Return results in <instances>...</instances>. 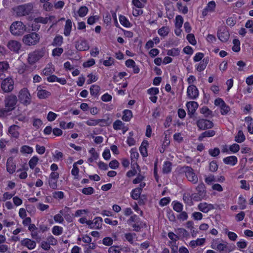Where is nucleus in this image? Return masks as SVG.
I'll list each match as a JSON object with an SVG mask.
<instances>
[{"mask_svg":"<svg viewBox=\"0 0 253 253\" xmlns=\"http://www.w3.org/2000/svg\"><path fill=\"white\" fill-rule=\"evenodd\" d=\"M63 42V38L62 36H56L52 42L54 46H60Z\"/></svg>","mask_w":253,"mask_h":253,"instance_id":"obj_40","label":"nucleus"},{"mask_svg":"<svg viewBox=\"0 0 253 253\" xmlns=\"http://www.w3.org/2000/svg\"><path fill=\"white\" fill-rule=\"evenodd\" d=\"M63 232V228L59 226H54L52 228V233L56 236L61 235Z\"/></svg>","mask_w":253,"mask_h":253,"instance_id":"obj_41","label":"nucleus"},{"mask_svg":"<svg viewBox=\"0 0 253 253\" xmlns=\"http://www.w3.org/2000/svg\"><path fill=\"white\" fill-rule=\"evenodd\" d=\"M139 157L138 153L136 151L135 149L132 148L130 150V158L131 160V163L134 162L135 160L137 159Z\"/></svg>","mask_w":253,"mask_h":253,"instance_id":"obj_43","label":"nucleus"},{"mask_svg":"<svg viewBox=\"0 0 253 253\" xmlns=\"http://www.w3.org/2000/svg\"><path fill=\"white\" fill-rule=\"evenodd\" d=\"M39 158L37 156L33 157L29 162V165L31 169H33L37 164Z\"/></svg>","mask_w":253,"mask_h":253,"instance_id":"obj_39","label":"nucleus"},{"mask_svg":"<svg viewBox=\"0 0 253 253\" xmlns=\"http://www.w3.org/2000/svg\"><path fill=\"white\" fill-rule=\"evenodd\" d=\"M17 102V98L16 95L13 94L8 95L4 99L5 107L11 111L15 108Z\"/></svg>","mask_w":253,"mask_h":253,"instance_id":"obj_7","label":"nucleus"},{"mask_svg":"<svg viewBox=\"0 0 253 253\" xmlns=\"http://www.w3.org/2000/svg\"><path fill=\"white\" fill-rule=\"evenodd\" d=\"M14 82L11 78H7L2 81L1 87L4 92L11 91L14 87Z\"/></svg>","mask_w":253,"mask_h":253,"instance_id":"obj_10","label":"nucleus"},{"mask_svg":"<svg viewBox=\"0 0 253 253\" xmlns=\"http://www.w3.org/2000/svg\"><path fill=\"white\" fill-rule=\"evenodd\" d=\"M221 114L222 115H226L230 111V108L229 106L227 105L225 103L224 105H223L221 107Z\"/></svg>","mask_w":253,"mask_h":253,"instance_id":"obj_49","label":"nucleus"},{"mask_svg":"<svg viewBox=\"0 0 253 253\" xmlns=\"http://www.w3.org/2000/svg\"><path fill=\"white\" fill-rule=\"evenodd\" d=\"M181 172H184L186 177L188 180L193 183L196 184L198 181L197 176L194 171V169L190 167L183 166L181 168Z\"/></svg>","mask_w":253,"mask_h":253,"instance_id":"obj_4","label":"nucleus"},{"mask_svg":"<svg viewBox=\"0 0 253 253\" xmlns=\"http://www.w3.org/2000/svg\"><path fill=\"white\" fill-rule=\"evenodd\" d=\"M172 163L169 161L165 162L163 167V172L164 173H169L171 170Z\"/></svg>","mask_w":253,"mask_h":253,"instance_id":"obj_26","label":"nucleus"},{"mask_svg":"<svg viewBox=\"0 0 253 253\" xmlns=\"http://www.w3.org/2000/svg\"><path fill=\"white\" fill-rule=\"evenodd\" d=\"M42 124L41 120L39 119H34L33 122V125L37 128H39Z\"/></svg>","mask_w":253,"mask_h":253,"instance_id":"obj_61","label":"nucleus"},{"mask_svg":"<svg viewBox=\"0 0 253 253\" xmlns=\"http://www.w3.org/2000/svg\"><path fill=\"white\" fill-rule=\"evenodd\" d=\"M170 201V199L169 197H165L162 198L159 202V204L161 206H165L167 205Z\"/></svg>","mask_w":253,"mask_h":253,"instance_id":"obj_60","label":"nucleus"},{"mask_svg":"<svg viewBox=\"0 0 253 253\" xmlns=\"http://www.w3.org/2000/svg\"><path fill=\"white\" fill-rule=\"evenodd\" d=\"M48 19L47 17H39L34 19V22L37 23L46 24L48 22Z\"/></svg>","mask_w":253,"mask_h":253,"instance_id":"obj_45","label":"nucleus"},{"mask_svg":"<svg viewBox=\"0 0 253 253\" xmlns=\"http://www.w3.org/2000/svg\"><path fill=\"white\" fill-rule=\"evenodd\" d=\"M45 52V48L44 47L37 49L33 52H30L28 54V57L27 59L28 63L31 65H34L44 56Z\"/></svg>","mask_w":253,"mask_h":253,"instance_id":"obj_1","label":"nucleus"},{"mask_svg":"<svg viewBox=\"0 0 253 253\" xmlns=\"http://www.w3.org/2000/svg\"><path fill=\"white\" fill-rule=\"evenodd\" d=\"M21 152L22 153L31 154L33 152V148L30 146L24 145L21 147Z\"/></svg>","mask_w":253,"mask_h":253,"instance_id":"obj_51","label":"nucleus"},{"mask_svg":"<svg viewBox=\"0 0 253 253\" xmlns=\"http://www.w3.org/2000/svg\"><path fill=\"white\" fill-rule=\"evenodd\" d=\"M87 77L89 78L88 80L87 81V84H90L93 82H95L97 80V78L95 75H93L92 74H89L87 76Z\"/></svg>","mask_w":253,"mask_h":253,"instance_id":"obj_63","label":"nucleus"},{"mask_svg":"<svg viewBox=\"0 0 253 253\" xmlns=\"http://www.w3.org/2000/svg\"><path fill=\"white\" fill-rule=\"evenodd\" d=\"M223 162L227 165L234 166L237 163V158L235 156L227 157L223 159Z\"/></svg>","mask_w":253,"mask_h":253,"instance_id":"obj_22","label":"nucleus"},{"mask_svg":"<svg viewBox=\"0 0 253 253\" xmlns=\"http://www.w3.org/2000/svg\"><path fill=\"white\" fill-rule=\"evenodd\" d=\"M210 170L212 172L216 171L218 169V165L215 161H212L210 163Z\"/></svg>","mask_w":253,"mask_h":253,"instance_id":"obj_50","label":"nucleus"},{"mask_svg":"<svg viewBox=\"0 0 253 253\" xmlns=\"http://www.w3.org/2000/svg\"><path fill=\"white\" fill-rule=\"evenodd\" d=\"M88 11V9L86 6H82L79 9V15L81 17H84L87 14Z\"/></svg>","mask_w":253,"mask_h":253,"instance_id":"obj_38","label":"nucleus"},{"mask_svg":"<svg viewBox=\"0 0 253 253\" xmlns=\"http://www.w3.org/2000/svg\"><path fill=\"white\" fill-rule=\"evenodd\" d=\"M94 192V189L91 187L84 188L82 190V192L84 195H91Z\"/></svg>","mask_w":253,"mask_h":253,"instance_id":"obj_47","label":"nucleus"},{"mask_svg":"<svg viewBox=\"0 0 253 253\" xmlns=\"http://www.w3.org/2000/svg\"><path fill=\"white\" fill-rule=\"evenodd\" d=\"M119 20L121 24L125 27H130L131 24L128 19L123 15H120L119 16Z\"/></svg>","mask_w":253,"mask_h":253,"instance_id":"obj_29","label":"nucleus"},{"mask_svg":"<svg viewBox=\"0 0 253 253\" xmlns=\"http://www.w3.org/2000/svg\"><path fill=\"white\" fill-rule=\"evenodd\" d=\"M16 163L13 161V158L10 157L6 162V170L10 173L12 174L15 171Z\"/></svg>","mask_w":253,"mask_h":253,"instance_id":"obj_16","label":"nucleus"},{"mask_svg":"<svg viewBox=\"0 0 253 253\" xmlns=\"http://www.w3.org/2000/svg\"><path fill=\"white\" fill-rule=\"evenodd\" d=\"M187 95L190 99H195L199 96V90L194 85L191 84L188 86L187 90Z\"/></svg>","mask_w":253,"mask_h":253,"instance_id":"obj_11","label":"nucleus"},{"mask_svg":"<svg viewBox=\"0 0 253 253\" xmlns=\"http://www.w3.org/2000/svg\"><path fill=\"white\" fill-rule=\"evenodd\" d=\"M53 197L55 199H63L64 198V193L62 191H55L53 193Z\"/></svg>","mask_w":253,"mask_h":253,"instance_id":"obj_59","label":"nucleus"},{"mask_svg":"<svg viewBox=\"0 0 253 253\" xmlns=\"http://www.w3.org/2000/svg\"><path fill=\"white\" fill-rule=\"evenodd\" d=\"M9 64L6 62H0V72H4L9 68Z\"/></svg>","mask_w":253,"mask_h":253,"instance_id":"obj_54","label":"nucleus"},{"mask_svg":"<svg viewBox=\"0 0 253 253\" xmlns=\"http://www.w3.org/2000/svg\"><path fill=\"white\" fill-rule=\"evenodd\" d=\"M233 43L234 44L232 47V50L234 52H239L240 50V42L238 39H234L233 41Z\"/></svg>","mask_w":253,"mask_h":253,"instance_id":"obj_37","label":"nucleus"},{"mask_svg":"<svg viewBox=\"0 0 253 253\" xmlns=\"http://www.w3.org/2000/svg\"><path fill=\"white\" fill-rule=\"evenodd\" d=\"M186 106L187 108L188 115L190 118H192L198 107V104L195 101H190L187 103Z\"/></svg>","mask_w":253,"mask_h":253,"instance_id":"obj_12","label":"nucleus"},{"mask_svg":"<svg viewBox=\"0 0 253 253\" xmlns=\"http://www.w3.org/2000/svg\"><path fill=\"white\" fill-rule=\"evenodd\" d=\"M217 36L219 40L223 42L228 41L230 37L229 33L225 26L219 28L217 33Z\"/></svg>","mask_w":253,"mask_h":253,"instance_id":"obj_9","label":"nucleus"},{"mask_svg":"<svg viewBox=\"0 0 253 253\" xmlns=\"http://www.w3.org/2000/svg\"><path fill=\"white\" fill-rule=\"evenodd\" d=\"M75 46L76 48L79 51L87 50L89 48L87 42L83 39L76 42Z\"/></svg>","mask_w":253,"mask_h":253,"instance_id":"obj_14","label":"nucleus"},{"mask_svg":"<svg viewBox=\"0 0 253 253\" xmlns=\"http://www.w3.org/2000/svg\"><path fill=\"white\" fill-rule=\"evenodd\" d=\"M197 194L201 196V198H205L206 196V187L205 184L202 182L196 187Z\"/></svg>","mask_w":253,"mask_h":253,"instance_id":"obj_20","label":"nucleus"},{"mask_svg":"<svg viewBox=\"0 0 253 253\" xmlns=\"http://www.w3.org/2000/svg\"><path fill=\"white\" fill-rule=\"evenodd\" d=\"M100 90V87L97 85H92L90 88V92L91 95L96 96Z\"/></svg>","mask_w":253,"mask_h":253,"instance_id":"obj_35","label":"nucleus"},{"mask_svg":"<svg viewBox=\"0 0 253 253\" xmlns=\"http://www.w3.org/2000/svg\"><path fill=\"white\" fill-rule=\"evenodd\" d=\"M148 142L146 140H144L142 142L141 146L139 148L140 152L141 155L144 157H146L148 156L147 147L148 146Z\"/></svg>","mask_w":253,"mask_h":253,"instance_id":"obj_21","label":"nucleus"},{"mask_svg":"<svg viewBox=\"0 0 253 253\" xmlns=\"http://www.w3.org/2000/svg\"><path fill=\"white\" fill-rule=\"evenodd\" d=\"M199 210L204 212L207 213L210 211L214 209L213 205L211 204H208L207 203H201L198 205Z\"/></svg>","mask_w":253,"mask_h":253,"instance_id":"obj_17","label":"nucleus"},{"mask_svg":"<svg viewBox=\"0 0 253 253\" xmlns=\"http://www.w3.org/2000/svg\"><path fill=\"white\" fill-rule=\"evenodd\" d=\"M63 52L62 48H55L52 50V55L54 56H59Z\"/></svg>","mask_w":253,"mask_h":253,"instance_id":"obj_58","label":"nucleus"},{"mask_svg":"<svg viewBox=\"0 0 253 253\" xmlns=\"http://www.w3.org/2000/svg\"><path fill=\"white\" fill-rule=\"evenodd\" d=\"M27 27L22 22L15 21L12 23L10 27L11 33L14 36L23 35L26 31Z\"/></svg>","mask_w":253,"mask_h":253,"instance_id":"obj_2","label":"nucleus"},{"mask_svg":"<svg viewBox=\"0 0 253 253\" xmlns=\"http://www.w3.org/2000/svg\"><path fill=\"white\" fill-rule=\"evenodd\" d=\"M172 204H173V209L175 211L178 212L182 211L183 205L181 203L177 201H173Z\"/></svg>","mask_w":253,"mask_h":253,"instance_id":"obj_32","label":"nucleus"},{"mask_svg":"<svg viewBox=\"0 0 253 253\" xmlns=\"http://www.w3.org/2000/svg\"><path fill=\"white\" fill-rule=\"evenodd\" d=\"M142 190L140 188H135L132 190L131 193V197L134 200H137L139 198Z\"/></svg>","mask_w":253,"mask_h":253,"instance_id":"obj_28","label":"nucleus"},{"mask_svg":"<svg viewBox=\"0 0 253 253\" xmlns=\"http://www.w3.org/2000/svg\"><path fill=\"white\" fill-rule=\"evenodd\" d=\"M102 243L104 245L109 246L113 244V240L110 237H105L103 239Z\"/></svg>","mask_w":253,"mask_h":253,"instance_id":"obj_64","label":"nucleus"},{"mask_svg":"<svg viewBox=\"0 0 253 253\" xmlns=\"http://www.w3.org/2000/svg\"><path fill=\"white\" fill-rule=\"evenodd\" d=\"M246 137L242 130H239L235 136V140L238 143H242L245 140Z\"/></svg>","mask_w":253,"mask_h":253,"instance_id":"obj_31","label":"nucleus"},{"mask_svg":"<svg viewBox=\"0 0 253 253\" xmlns=\"http://www.w3.org/2000/svg\"><path fill=\"white\" fill-rule=\"evenodd\" d=\"M200 113L204 114L205 117L212 116V112L206 106L203 107L200 109Z\"/></svg>","mask_w":253,"mask_h":253,"instance_id":"obj_33","label":"nucleus"},{"mask_svg":"<svg viewBox=\"0 0 253 253\" xmlns=\"http://www.w3.org/2000/svg\"><path fill=\"white\" fill-rule=\"evenodd\" d=\"M98 124L100 126H109L110 124V122H109V119L108 118L107 119H98Z\"/></svg>","mask_w":253,"mask_h":253,"instance_id":"obj_56","label":"nucleus"},{"mask_svg":"<svg viewBox=\"0 0 253 253\" xmlns=\"http://www.w3.org/2000/svg\"><path fill=\"white\" fill-rule=\"evenodd\" d=\"M37 91V96L41 99H46L51 95L49 91L42 89L40 86L38 87Z\"/></svg>","mask_w":253,"mask_h":253,"instance_id":"obj_19","label":"nucleus"},{"mask_svg":"<svg viewBox=\"0 0 253 253\" xmlns=\"http://www.w3.org/2000/svg\"><path fill=\"white\" fill-rule=\"evenodd\" d=\"M18 97L20 102L24 105H27L31 103V96L26 88H23L20 91Z\"/></svg>","mask_w":253,"mask_h":253,"instance_id":"obj_6","label":"nucleus"},{"mask_svg":"<svg viewBox=\"0 0 253 253\" xmlns=\"http://www.w3.org/2000/svg\"><path fill=\"white\" fill-rule=\"evenodd\" d=\"M187 40L188 42L192 45H195L196 44V41L195 39V37L192 34H188L187 35Z\"/></svg>","mask_w":253,"mask_h":253,"instance_id":"obj_53","label":"nucleus"},{"mask_svg":"<svg viewBox=\"0 0 253 253\" xmlns=\"http://www.w3.org/2000/svg\"><path fill=\"white\" fill-rule=\"evenodd\" d=\"M72 21L70 19H67L66 21V24L64 28V34L66 36H69L72 29Z\"/></svg>","mask_w":253,"mask_h":253,"instance_id":"obj_25","label":"nucleus"},{"mask_svg":"<svg viewBox=\"0 0 253 253\" xmlns=\"http://www.w3.org/2000/svg\"><path fill=\"white\" fill-rule=\"evenodd\" d=\"M246 200L242 196H240L239 198L238 201V204L240 206V209H245V208H246Z\"/></svg>","mask_w":253,"mask_h":253,"instance_id":"obj_42","label":"nucleus"},{"mask_svg":"<svg viewBox=\"0 0 253 253\" xmlns=\"http://www.w3.org/2000/svg\"><path fill=\"white\" fill-rule=\"evenodd\" d=\"M215 131L213 130H207L202 133L199 136L198 139L201 141L206 137H211L215 135Z\"/></svg>","mask_w":253,"mask_h":253,"instance_id":"obj_24","label":"nucleus"},{"mask_svg":"<svg viewBox=\"0 0 253 253\" xmlns=\"http://www.w3.org/2000/svg\"><path fill=\"white\" fill-rule=\"evenodd\" d=\"M183 23V19L181 16L177 15L175 18V27L179 29L182 27V25Z\"/></svg>","mask_w":253,"mask_h":253,"instance_id":"obj_36","label":"nucleus"},{"mask_svg":"<svg viewBox=\"0 0 253 253\" xmlns=\"http://www.w3.org/2000/svg\"><path fill=\"white\" fill-rule=\"evenodd\" d=\"M109 166L110 168L112 169H117L119 166V163L118 161L116 160H114L111 161L109 164Z\"/></svg>","mask_w":253,"mask_h":253,"instance_id":"obj_57","label":"nucleus"},{"mask_svg":"<svg viewBox=\"0 0 253 253\" xmlns=\"http://www.w3.org/2000/svg\"><path fill=\"white\" fill-rule=\"evenodd\" d=\"M99 17L97 15L93 16H90L88 19H87V24L89 25H92L96 21L98 20Z\"/></svg>","mask_w":253,"mask_h":253,"instance_id":"obj_62","label":"nucleus"},{"mask_svg":"<svg viewBox=\"0 0 253 253\" xmlns=\"http://www.w3.org/2000/svg\"><path fill=\"white\" fill-rule=\"evenodd\" d=\"M175 232L179 237L186 238L189 236L188 232L184 228H178Z\"/></svg>","mask_w":253,"mask_h":253,"instance_id":"obj_30","label":"nucleus"},{"mask_svg":"<svg viewBox=\"0 0 253 253\" xmlns=\"http://www.w3.org/2000/svg\"><path fill=\"white\" fill-rule=\"evenodd\" d=\"M18 128L19 127L16 125L11 126L9 128L8 132L12 137L16 138L19 137V133L18 131Z\"/></svg>","mask_w":253,"mask_h":253,"instance_id":"obj_23","label":"nucleus"},{"mask_svg":"<svg viewBox=\"0 0 253 253\" xmlns=\"http://www.w3.org/2000/svg\"><path fill=\"white\" fill-rule=\"evenodd\" d=\"M124 123L120 120H117L113 123V128L115 130L121 129Z\"/></svg>","mask_w":253,"mask_h":253,"instance_id":"obj_52","label":"nucleus"},{"mask_svg":"<svg viewBox=\"0 0 253 253\" xmlns=\"http://www.w3.org/2000/svg\"><path fill=\"white\" fill-rule=\"evenodd\" d=\"M33 10V4L32 3H26L18 6L15 11L18 16H24L29 15Z\"/></svg>","mask_w":253,"mask_h":253,"instance_id":"obj_3","label":"nucleus"},{"mask_svg":"<svg viewBox=\"0 0 253 253\" xmlns=\"http://www.w3.org/2000/svg\"><path fill=\"white\" fill-rule=\"evenodd\" d=\"M180 50L178 48H173L169 50L167 54L169 56H175L179 54Z\"/></svg>","mask_w":253,"mask_h":253,"instance_id":"obj_44","label":"nucleus"},{"mask_svg":"<svg viewBox=\"0 0 253 253\" xmlns=\"http://www.w3.org/2000/svg\"><path fill=\"white\" fill-rule=\"evenodd\" d=\"M132 117V112L129 110H125L123 112L122 119L126 122L129 121Z\"/></svg>","mask_w":253,"mask_h":253,"instance_id":"obj_27","label":"nucleus"},{"mask_svg":"<svg viewBox=\"0 0 253 253\" xmlns=\"http://www.w3.org/2000/svg\"><path fill=\"white\" fill-rule=\"evenodd\" d=\"M209 153L212 157H216L219 154L220 150L217 147L214 149H210L209 150Z\"/></svg>","mask_w":253,"mask_h":253,"instance_id":"obj_46","label":"nucleus"},{"mask_svg":"<svg viewBox=\"0 0 253 253\" xmlns=\"http://www.w3.org/2000/svg\"><path fill=\"white\" fill-rule=\"evenodd\" d=\"M21 244L22 246L26 247L29 250L34 249L36 246V243L34 241L28 238L22 240L21 241Z\"/></svg>","mask_w":253,"mask_h":253,"instance_id":"obj_18","label":"nucleus"},{"mask_svg":"<svg viewBox=\"0 0 253 253\" xmlns=\"http://www.w3.org/2000/svg\"><path fill=\"white\" fill-rule=\"evenodd\" d=\"M215 3L214 1H210L206 7L210 12H213L215 8Z\"/></svg>","mask_w":253,"mask_h":253,"instance_id":"obj_48","label":"nucleus"},{"mask_svg":"<svg viewBox=\"0 0 253 253\" xmlns=\"http://www.w3.org/2000/svg\"><path fill=\"white\" fill-rule=\"evenodd\" d=\"M40 38L38 34L32 33L25 35L23 38V42L28 45H35L39 42Z\"/></svg>","mask_w":253,"mask_h":253,"instance_id":"obj_5","label":"nucleus"},{"mask_svg":"<svg viewBox=\"0 0 253 253\" xmlns=\"http://www.w3.org/2000/svg\"><path fill=\"white\" fill-rule=\"evenodd\" d=\"M169 31L168 27L164 26L158 30V33L161 36L165 37L168 35Z\"/></svg>","mask_w":253,"mask_h":253,"instance_id":"obj_34","label":"nucleus"},{"mask_svg":"<svg viewBox=\"0 0 253 253\" xmlns=\"http://www.w3.org/2000/svg\"><path fill=\"white\" fill-rule=\"evenodd\" d=\"M102 218L100 217H95L93 221L88 220L87 225L90 228L100 229L101 228Z\"/></svg>","mask_w":253,"mask_h":253,"instance_id":"obj_13","label":"nucleus"},{"mask_svg":"<svg viewBox=\"0 0 253 253\" xmlns=\"http://www.w3.org/2000/svg\"><path fill=\"white\" fill-rule=\"evenodd\" d=\"M21 43L16 41H10L7 43V47L11 50L18 53L21 48Z\"/></svg>","mask_w":253,"mask_h":253,"instance_id":"obj_15","label":"nucleus"},{"mask_svg":"<svg viewBox=\"0 0 253 253\" xmlns=\"http://www.w3.org/2000/svg\"><path fill=\"white\" fill-rule=\"evenodd\" d=\"M159 92L158 88L151 87L147 90V93L151 95H156Z\"/></svg>","mask_w":253,"mask_h":253,"instance_id":"obj_55","label":"nucleus"},{"mask_svg":"<svg viewBox=\"0 0 253 253\" xmlns=\"http://www.w3.org/2000/svg\"><path fill=\"white\" fill-rule=\"evenodd\" d=\"M196 125L198 128L200 130L211 128L214 126L212 122L204 119L198 120L196 122Z\"/></svg>","mask_w":253,"mask_h":253,"instance_id":"obj_8","label":"nucleus"}]
</instances>
